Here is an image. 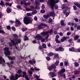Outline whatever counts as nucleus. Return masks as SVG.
Listing matches in <instances>:
<instances>
[{"instance_id": "nucleus-1", "label": "nucleus", "mask_w": 80, "mask_h": 80, "mask_svg": "<svg viewBox=\"0 0 80 80\" xmlns=\"http://www.w3.org/2000/svg\"><path fill=\"white\" fill-rule=\"evenodd\" d=\"M59 2V0H56L55 1V0H48V2L47 4L48 5H50V7H51L52 9H53V7L55 6V8L56 9H57L58 8V6L57 5H55V4Z\"/></svg>"}, {"instance_id": "nucleus-2", "label": "nucleus", "mask_w": 80, "mask_h": 80, "mask_svg": "<svg viewBox=\"0 0 80 80\" xmlns=\"http://www.w3.org/2000/svg\"><path fill=\"white\" fill-rule=\"evenodd\" d=\"M32 21L30 19V18L27 16L25 17L23 19V22L26 25H28L29 23H32Z\"/></svg>"}, {"instance_id": "nucleus-3", "label": "nucleus", "mask_w": 80, "mask_h": 80, "mask_svg": "<svg viewBox=\"0 0 80 80\" xmlns=\"http://www.w3.org/2000/svg\"><path fill=\"white\" fill-rule=\"evenodd\" d=\"M22 76V75L19 74H16V76L15 77L14 76L12 75L10 77V79L11 80H16V79L17 80L18 79V78H19V77H21Z\"/></svg>"}, {"instance_id": "nucleus-4", "label": "nucleus", "mask_w": 80, "mask_h": 80, "mask_svg": "<svg viewBox=\"0 0 80 80\" xmlns=\"http://www.w3.org/2000/svg\"><path fill=\"white\" fill-rule=\"evenodd\" d=\"M41 35L43 37H45H45V39H47L49 37L50 35V34H49V32H42L41 33Z\"/></svg>"}, {"instance_id": "nucleus-5", "label": "nucleus", "mask_w": 80, "mask_h": 80, "mask_svg": "<svg viewBox=\"0 0 80 80\" xmlns=\"http://www.w3.org/2000/svg\"><path fill=\"white\" fill-rule=\"evenodd\" d=\"M4 50L5 51L4 53L7 56V55H10V52L9 51H8V47H5L4 49Z\"/></svg>"}, {"instance_id": "nucleus-6", "label": "nucleus", "mask_w": 80, "mask_h": 80, "mask_svg": "<svg viewBox=\"0 0 80 80\" xmlns=\"http://www.w3.org/2000/svg\"><path fill=\"white\" fill-rule=\"evenodd\" d=\"M12 43L13 45H17V43L15 42V41L14 39L12 40L11 42H8L9 46L11 47H12Z\"/></svg>"}, {"instance_id": "nucleus-7", "label": "nucleus", "mask_w": 80, "mask_h": 80, "mask_svg": "<svg viewBox=\"0 0 80 80\" xmlns=\"http://www.w3.org/2000/svg\"><path fill=\"white\" fill-rule=\"evenodd\" d=\"M35 38H37L38 40H40L43 38V37L40 36V34H37L35 37Z\"/></svg>"}, {"instance_id": "nucleus-8", "label": "nucleus", "mask_w": 80, "mask_h": 80, "mask_svg": "<svg viewBox=\"0 0 80 80\" xmlns=\"http://www.w3.org/2000/svg\"><path fill=\"white\" fill-rule=\"evenodd\" d=\"M64 48L62 47H59L58 48H56L55 50L56 51H60V52H63L64 51Z\"/></svg>"}, {"instance_id": "nucleus-9", "label": "nucleus", "mask_w": 80, "mask_h": 80, "mask_svg": "<svg viewBox=\"0 0 80 80\" xmlns=\"http://www.w3.org/2000/svg\"><path fill=\"white\" fill-rule=\"evenodd\" d=\"M56 68V66L55 65H52V66L49 67L48 68V69L50 71H52V69H55Z\"/></svg>"}, {"instance_id": "nucleus-10", "label": "nucleus", "mask_w": 80, "mask_h": 80, "mask_svg": "<svg viewBox=\"0 0 80 80\" xmlns=\"http://www.w3.org/2000/svg\"><path fill=\"white\" fill-rule=\"evenodd\" d=\"M5 60L2 58V57H0V64L3 65V63H5Z\"/></svg>"}, {"instance_id": "nucleus-11", "label": "nucleus", "mask_w": 80, "mask_h": 80, "mask_svg": "<svg viewBox=\"0 0 80 80\" xmlns=\"http://www.w3.org/2000/svg\"><path fill=\"white\" fill-rule=\"evenodd\" d=\"M1 5V6H2V5H4L5 4H4V2H3V1H1V3H0V5ZM0 8H1V7H0ZM2 17V12H0V17Z\"/></svg>"}, {"instance_id": "nucleus-12", "label": "nucleus", "mask_w": 80, "mask_h": 80, "mask_svg": "<svg viewBox=\"0 0 80 80\" xmlns=\"http://www.w3.org/2000/svg\"><path fill=\"white\" fill-rule=\"evenodd\" d=\"M58 73L60 75L61 77H63V78H65V74L61 72H58Z\"/></svg>"}, {"instance_id": "nucleus-13", "label": "nucleus", "mask_w": 80, "mask_h": 80, "mask_svg": "<svg viewBox=\"0 0 80 80\" xmlns=\"http://www.w3.org/2000/svg\"><path fill=\"white\" fill-rule=\"evenodd\" d=\"M14 42L15 41V43H17H17H20L21 42V39H14Z\"/></svg>"}, {"instance_id": "nucleus-14", "label": "nucleus", "mask_w": 80, "mask_h": 80, "mask_svg": "<svg viewBox=\"0 0 80 80\" xmlns=\"http://www.w3.org/2000/svg\"><path fill=\"white\" fill-rule=\"evenodd\" d=\"M50 16L52 17H54L55 15V13L54 12V11H52V12H51L50 13Z\"/></svg>"}, {"instance_id": "nucleus-15", "label": "nucleus", "mask_w": 80, "mask_h": 80, "mask_svg": "<svg viewBox=\"0 0 80 80\" xmlns=\"http://www.w3.org/2000/svg\"><path fill=\"white\" fill-rule=\"evenodd\" d=\"M64 21L65 20H62L60 22L61 25L63 27H64V26H65L66 25L65 23H64Z\"/></svg>"}, {"instance_id": "nucleus-16", "label": "nucleus", "mask_w": 80, "mask_h": 80, "mask_svg": "<svg viewBox=\"0 0 80 80\" xmlns=\"http://www.w3.org/2000/svg\"><path fill=\"white\" fill-rule=\"evenodd\" d=\"M29 62L30 64H32V65H33V63H36V62L35 61V59L32 60V61L30 60L29 61Z\"/></svg>"}, {"instance_id": "nucleus-17", "label": "nucleus", "mask_w": 80, "mask_h": 80, "mask_svg": "<svg viewBox=\"0 0 80 80\" xmlns=\"http://www.w3.org/2000/svg\"><path fill=\"white\" fill-rule=\"evenodd\" d=\"M69 51H72V52H77L76 49H75L74 48H69Z\"/></svg>"}, {"instance_id": "nucleus-18", "label": "nucleus", "mask_w": 80, "mask_h": 80, "mask_svg": "<svg viewBox=\"0 0 80 80\" xmlns=\"http://www.w3.org/2000/svg\"><path fill=\"white\" fill-rule=\"evenodd\" d=\"M7 57L9 58V60H15V57H12L10 56H7Z\"/></svg>"}, {"instance_id": "nucleus-19", "label": "nucleus", "mask_w": 80, "mask_h": 80, "mask_svg": "<svg viewBox=\"0 0 80 80\" xmlns=\"http://www.w3.org/2000/svg\"><path fill=\"white\" fill-rule=\"evenodd\" d=\"M15 23L18 24L19 25H21L22 24V23H21V22L19 21V20L17 19H16Z\"/></svg>"}, {"instance_id": "nucleus-20", "label": "nucleus", "mask_w": 80, "mask_h": 80, "mask_svg": "<svg viewBox=\"0 0 80 80\" xmlns=\"http://www.w3.org/2000/svg\"><path fill=\"white\" fill-rule=\"evenodd\" d=\"M65 68H62L61 69L60 71L58 73H64V72H65Z\"/></svg>"}, {"instance_id": "nucleus-21", "label": "nucleus", "mask_w": 80, "mask_h": 80, "mask_svg": "<svg viewBox=\"0 0 80 80\" xmlns=\"http://www.w3.org/2000/svg\"><path fill=\"white\" fill-rule=\"evenodd\" d=\"M43 17L44 18H46V19H47L48 18H49L50 17V15L48 14L47 15H44L43 16Z\"/></svg>"}, {"instance_id": "nucleus-22", "label": "nucleus", "mask_w": 80, "mask_h": 80, "mask_svg": "<svg viewBox=\"0 0 80 80\" xmlns=\"http://www.w3.org/2000/svg\"><path fill=\"white\" fill-rule=\"evenodd\" d=\"M74 4L75 5H76L78 7L80 8V4L78 3V2H75L74 3Z\"/></svg>"}, {"instance_id": "nucleus-23", "label": "nucleus", "mask_w": 80, "mask_h": 80, "mask_svg": "<svg viewBox=\"0 0 80 80\" xmlns=\"http://www.w3.org/2000/svg\"><path fill=\"white\" fill-rule=\"evenodd\" d=\"M38 28L39 30H40V29H43V27L42 26L41 24L38 26Z\"/></svg>"}, {"instance_id": "nucleus-24", "label": "nucleus", "mask_w": 80, "mask_h": 80, "mask_svg": "<svg viewBox=\"0 0 80 80\" xmlns=\"http://www.w3.org/2000/svg\"><path fill=\"white\" fill-rule=\"evenodd\" d=\"M66 37H64L62 38L61 40V42H63L65 40H66Z\"/></svg>"}, {"instance_id": "nucleus-25", "label": "nucleus", "mask_w": 80, "mask_h": 80, "mask_svg": "<svg viewBox=\"0 0 80 80\" xmlns=\"http://www.w3.org/2000/svg\"><path fill=\"white\" fill-rule=\"evenodd\" d=\"M11 11H12V9H10V8H7V12L8 13H10V12H11Z\"/></svg>"}, {"instance_id": "nucleus-26", "label": "nucleus", "mask_w": 80, "mask_h": 80, "mask_svg": "<svg viewBox=\"0 0 80 80\" xmlns=\"http://www.w3.org/2000/svg\"><path fill=\"white\" fill-rule=\"evenodd\" d=\"M41 24V25H42V26H43V27H47V28H49V27H48V25H47V24H46L45 23H42Z\"/></svg>"}, {"instance_id": "nucleus-27", "label": "nucleus", "mask_w": 80, "mask_h": 80, "mask_svg": "<svg viewBox=\"0 0 80 80\" xmlns=\"http://www.w3.org/2000/svg\"><path fill=\"white\" fill-rule=\"evenodd\" d=\"M26 11H33V10L32 9L30 8H26Z\"/></svg>"}, {"instance_id": "nucleus-28", "label": "nucleus", "mask_w": 80, "mask_h": 80, "mask_svg": "<svg viewBox=\"0 0 80 80\" xmlns=\"http://www.w3.org/2000/svg\"><path fill=\"white\" fill-rule=\"evenodd\" d=\"M23 75H22V77L24 78L25 77H26V75H27V72H23Z\"/></svg>"}, {"instance_id": "nucleus-29", "label": "nucleus", "mask_w": 80, "mask_h": 80, "mask_svg": "<svg viewBox=\"0 0 80 80\" xmlns=\"http://www.w3.org/2000/svg\"><path fill=\"white\" fill-rule=\"evenodd\" d=\"M34 2L37 5L39 4V0H35Z\"/></svg>"}, {"instance_id": "nucleus-30", "label": "nucleus", "mask_w": 80, "mask_h": 80, "mask_svg": "<svg viewBox=\"0 0 80 80\" xmlns=\"http://www.w3.org/2000/svg\"><path fill=\"white\" fill-rule=\"evenodd\" d=\"M68 42L70 43H73V41L72 39H70L68 40Z\"/></svg>"}, {"instance_id": "nucleus-31", "label": "nucleus", "mask_w": 80, "mask_h": 80, "mask_svg": "<svg viewBox=\"0 0 80 80\" xmlns=\"http://www.w3.org/2000/svg\"><path fill=\"white\" fill-rule=\"evenodd\" d=\"M58 54H55L54 55V58H58Z\"/></svg>"}, {"instance_id": "nucleus-32", "label": "nucleus", "mask_w": 80, "mask_h": 80, "mask_svg": "<svg viewBox=\"0 0 80 80\" xmlns=\"http://www.w3.org/2000/svg\"><path fill=\"white\" fill-rule=\"evenodd\" d=\"M74 65L75 67H77L79 66V64H78L77 62H76L74 63Z\"/></svg>"}, {"instance_id": "nucleus-33", "label": "nucleus", "mask_w": 80, "mask_h": 80, "mask_svg": "<svg viewBox=\"0 0 80 80\" xmlns=\"http://www.w3.org/2000/svg\"><path fill=\"white\" fill-rule=\"evenodd\" d=\"M66 7H67V6H66V4H63L62 6V9H65Z\"/></svg>"}, {"instance_id": "nucleus-34", "label": "nucleus", "mask_w": 80, "mask_h": 80, "mask_svg": "<svg viewBox=\"0 0 80 80\" xmlns=\"http://www.w3.org/2000/svg\"><path fill=\"white\" fill-rule=\"evenodd\" d=\"M37 13V10H34V11H33L32 13V15H34V14H36Z\"/></svg>"}, {"instance_id": "nucleus-35", "label": "nucleus", "mask_w": 80, "mask_h": 80, "mask_svg": "<svg viewBox=\"0 0 80 80\" xmlns=\"http://www.w3.org/2000/svg\"><path fill=\"white\" fill-rule=\"evenodd\" d=\"M78 36L77 35V36H75L74 38V40H77V39H78Z\"/></svg>"}, {"instance_id": "nucleus-36", "label": "nucleus", "mask_w": 80, "mask_h": 80, "mask_svg": "<svg viewBox=\"0 0 80 80\" xmlns=\"http://www.w3.org/2000/svg\"><path fill=\"white\" fill-rule=\"evenodd\" d=\"M56 74L54 72H52L51 75V77H56Z\"/></svg>"}, {"instance_id": "nucleus-37", "label": "nucleus", "mask_w": 80, "mask_h": 80, "mask_svg": "<svg viewBox=\"0 0 80 80\" xmlns=\"http://www.w3.org/2000/svg\"><path fill=\"white\" fill-rule=\"evenodd\" d=\"M24 5H30V2H28L27 3L25 2Z\"/></svg>"}, {"instance_id": "nucleus-38", "label": "nucleus", "mask_w": 80, "mask_h": 80, "mask_svg": "<svg viewBox=\"0 0 80 80\" xmlns=\"http://www.w3.org/2000/svg\"><path fill=\"white\" fill-rule=\"evenodd\" d=\"M11 28L13 31H14V32L16 31V29L15 27L13 26Z\"/></svg>"}, {"instance_id": "nucleus-39", "label": "nucleus", "mask_w": 80, "mask_h": 80, "mask_svg": "<svg viewBox=\"0 0 80 80\" xmlns=\"http://www.w3.org/2000/svg\"><path fill=\"white\" fill-rule=\"evenodd\" d=\"M52 21H53V19H52L51 18H50L49 19V21H48V22L49 23H52Z\"/></svg>"}, {"instance_id": "nucleus-40", "label": "nucleus", "mask_w": 80, "mask_h": 80, "mask_svg": "<svg viewBox=\"0 0 80 80\" xmlns=\"http://www.w3.org/2000/svg\"><path fill=\"white\" fill-rule=\"evenodd\" d=\"M42 46L43 48H46V47H47V46H46V44L43 43L42 44Z\"/></svg>"}, {"instance_id": "nucleus-41", "label": "nucleus", "mask_w": 80, "mask_h": 80, "mask_svg": "<svg viewBox=\"0 0 80 80\" xmlns=\"http://www.w3.org/2000/svg\"><path fill=\"white\" fill-rule=\"evenodd\" d=\"M35 77L37 79V80H41L40 79L38 78H39V76H38L37 75H36L35 76Z\"/></svg>"}, {"instance_id": "nucleus-42", "label": "nucleus", "mask_w": 80, "mask_h": 80, "mask_svg": "<svg viewBox=\"0 0 80 80\" xmlns=\"http://www.w3.org/2000/svg\"><path fill=\"white\" fill-rule=\"evenodd\" d=\"M17 8L18 9H20V10H22V8H21V6L20 5L17 6Z\"/></svg>"}, {"instance_id": "nucleus-43", "label": "nucleus", "mask_w": 80, "mask_h": 80, "mask_svg": "<svg viewBox=\"0 0 80 80\" xmlns=\"http://www.w3.org/2000/svg\"><path fill=\"white\" fill-rule=\"evenodd\" d=\"M22 70L19 69L18 71V74H20L21 73H22Z\"/></svg>"}, {"instance_id": "nucleus-44", "label": "nucleus", "mask_w": 80, "mask_h": 80, "mask_svg": "<svg viewBox=\"0 0 80 80\" xmlns=\"http://www.w3.org/2000/svg\"><path fill=\"white\" fill-rule=\"evenodd\" d=\"M59 63V61H57L55 63V65L57 66L58 65Z\"/></svg>"}, {"instance_id": "nucleus-45", "label": "nucleus", "mask_w": 80, "mask_h": 80, "mask_svg": "<svg viewBox=\"0 0 80 80\" xmlns=\"http://www.w3.org/2000/svg\"><path fill=\"white\" fill-rule=\"evenodd\" d=\"M28 40V37H27L26 36H24V40L25 41V40Z\"/></svg>"}, {"instance_id": "nucleus-46", "label": "nucleus", "mask_w": 80, "mask_h": 80, "mask_svg": "<svg viewBox=\"0 0 80 80\" xmlns=\"http://www.w3.org/2000/svg\"><path fill=\"white\" fill-rule=\"evenodd\" d=\"M53 54L52 52H51L48 54V56H53Z\"/></svg>"}, {"instance_id": "nucleus-47", "label": "nucleus", "mask_w": 80, "mask_h": 80, "mask_svg": "<svg viewBox=\"0 0 80 80\" xmlns=\"http://www.w3.org/2000/svg\"><path fill=\"white\" fill-rule=\"evenodd\" d=\"M41 13H45V11L44 9H42L40 11Z\"/></svg>"}, {"instance_id": "nucleus-48", "label": "nucleus", "mask_w": 80, "mask_h": 80, "mask_svg": "<svg viewBox=\"0 0 80 80\" xmlns=\"http://www.w3.org/2000/svg\"><path fill=\"white\" fill-rule=\"evenodd\" d=\"M74 20L76 22H78V19L77 18H75Z\"/></svg>"}, {"instance_id": "nucleus-49", "label": "nucleus", "mask_w": 80, "mask_h": 80, "mask_svg": "<svg viewBox=\"0 0 80 80\" xmlns=\"http://www.w3.org/2000/svg\"><path fill=\"white\" fill-rule=\"evenodd\" d=\"M46 59L48 61H50V58L48 57H46Z\"/></svg>"}, {"instance_id": "nucleus-50", "label": "nucleus", "mask_w": 80, "mask_h": 80, "mask_svg": "<svg viewBox=\"0 0 80 80\" xmlns=\"http://www.w3.org/2000/svg\"><path fill=\"white\" fill-rule=\"evenodd\" d=\"M34 70H36L37 71H38V70H40V69L35 67H34Z\"/></svg>"}, {"instance_id": "nucleus-51", "label": "nucleus", "mask_w": 80, "mask_h": 80, "mask_svg": "<svg viewBox=\"0 0 80 80\" xmlns=\"http://www.w3.org/2000/svg\"><path fill=\"white\" fill-rule=\"evenodd\" d=\"M13 36L14 37H15V38H17V37H18V35H17L16 34H13Z\"/></svg>"}, {"instance_id": "nucleus-52", "label": "nucleus", "mask_w": 80, "mask_h": 80, "mask_svg": "<svg viewBox=\"0 0 80 80\" xmlns=\"http://www.w3.org/2000/svg\"><path fill=\"white\" fill-rule=\"evenodd\" d=\"M34 20L35 21H37V20H38V18L37 16H35L34 17Z\"/></svg>"}, {"instance_id": "nucleus-53", "label": "nucleus", "mask_w": 80, "mask_h": 80, "mask_svg": "<svg viewBox=\"0 0 80 80\" xmlns=\"http://www.w3.org/2000/svg\"><path fill=\"white\" fill-rule=\"evenodd\" d=\"M55 40L57 43H60L61 42L60 41L58 40V39H55Z\"/></svg>"}, {"instance_id": "nucleus-54", "label": "nucleus", "mask_w": 80, "mask_h": 80, "mask_svg": "<svg viewBox=\"0 0 80 80\" xmlns=\"http://www.w3.org/2000/svg\"><path fill=\"white\" fill-rule=\"evenodd\" d=\"M73 9L74 10H76V9H77V7L74 5V6H73Z\"/></svg>"}, {"instance_id": "nucleus-55", "label": "nucleus", "mask_w": 80, "mask_h": 80, "mask_svg": "<svg viewBox=\"0 0 80 80\" xmlns=\"http://www.w3.org/2000/svg\"><path fill=\"white\" fill-rule=\"evenodd\" d=\"M27 30V28H26L25 29L24 28H23L22 29V30L23 32H25V31H26Z\"/></svg>"}, {"instance_id": "nucleus-56", "label": "nucleus", "mask_w": 80, "mask_h": 80, "mask_svg": "<svg viewBox=\"0 0 80 80\" xmlns=\"http://www.w3.org/2000/svg\"><path fill=\"white\" fill-rule=\"evenodd\" d=\"M77 30H80V25H78L77 27Z\"/></svg>"}, {"instance_id": "nucleus-57", "label": "nucleus", "mask_w": 80, "mask_h": 80, "mask_svg": "<svg viewBox=\"0 0 80 80\" xmlns=\"http://www.w3.org/2000/svg\"><path fill=\"white\" fill-rule=\"evenodd\" d=\"M28 72L31 75H32V73H33V72L31 70L28 71Z\"/></svg>"}, {"instance_id": "nucleus-58", "label": "nucleus", "mask_w": 80, "mask_h": 80, "mask_svg": "<svg viewBox=\"0 0 80 80\" xmlns=\"http://www.w3.org/2000/svg\"><path fill=\"white\" fill-rule=\"evenodd\" d=\"M74 74H79V71H76L74 72Z\"/></svg>"}, {"instance_id": "nucleus-59", "label": "nucleus", "mask_w": 80, "mask_h": 80, "mask_svg": "<svg viewBox=\"0 0 80 80\" xmlns=\"http://www.w3.org/2000/svg\"><path fill=\"white\" fill-rule=\"evenodd\" d=\"M0 33H5V32L3 31V30H0Z\"/></svg>"}, {"instance_id": "nucleus-60", "label": "nucleus", "mask_w": 80, "mask_h": 80, "mask_svg": "<svg viewBox=\"0 0 80 80\" xmlns=\"http://www.w3.org/2000/svg\"><path fill=\"white\" fill-rule=\"evenodd\" d=\"M45 5L44 4H42V9H44V8H45Z\"/></svg>"}, {"instance_id": "nucleus-61", "label": "nucleus", "mask_w": 80, "mask_h": 80, "mask_svg": "<svg viewBox=\"0 0 80 80\" xmlns=\"http://www.w3.org/2000/svg\"><path fill=\"white\" fill-rule=\"evenodd\" d=\"M59 37L58 36V35H57L56 36V38H55V40H56V39H58V38H59Z\"/></svg>"}, {"instance_id": "nucleus-62", "label": "nucleus", "mask_w": 80, "mask_h": 80, "mask_svg": "<svg viewBox=\"0 0 80 80\" xmlns=\"http://www.w3.org/2000/svg\"><path fill=\"white\" fill-rule=\"evenodd\" d=\"M76 52H80V48L76 49Z\"/></svg>"}, {"instance_id": "nucleus-63", "label": "nucleus", "mask_w": 80, "mask_h": 80, "mask_svg": "<svg viewBox=\"0 0 80 80\" xmlns=\"http://www.w3.org/2000/svg\"><path fill=\"white\" fill-rule=\"evenodd\" d=\"M45 39L44 38H43L41 40V42H45Z\"/></svg>"}, {"instance_id": "nucleus-64", "label": "nucleus", "mask_w": 80, "mask_h": 80, "mask_svg": "<svg viewBox=\"0 0 80 80\" xmlns=\"http://www.w3.org/2000/svg\"><path fill=\"white\" fill-rule=\"evenodd\" d=\"M27 16H31V13H27Z\"/></svg>"}]
</instances>
